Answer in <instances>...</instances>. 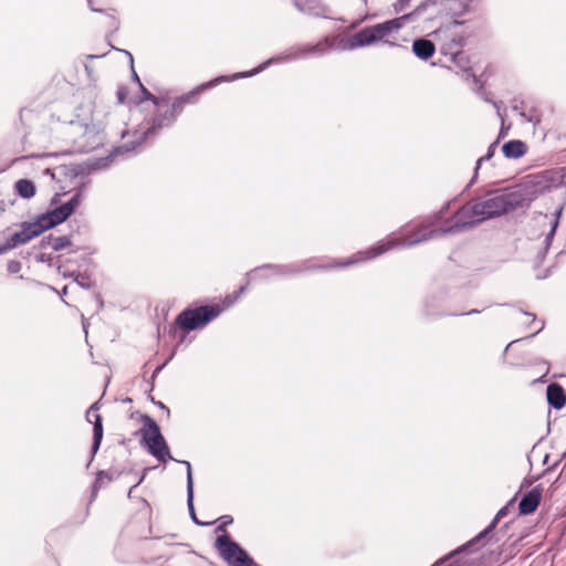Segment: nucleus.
I'll return each mask as SVG.
<instances>
[{
	"instance_id": "f257e3e1",
	"label": "nucleus",
	"mask_w": 566,
	"mask_h": 566,
	"mask_svg": "<svg viewBox=\"0 0 566 566\" xmlns=\"http://www.w3.org/2000/svg\"><path fill=\"white\" fill-rule=\"evenodd\" d=\"M546 182L543 177H528L525 182L515 187L485 191L458 209L461 221L452 229L467 231L483 221L502 217L518 208H530L541 190L547 188Z\"/></svg>"
},
{
	"instance_id": "864d4df0",
	"label": "nucleus",
	"mask_w": 566,
	"mask_h": 566,
	"mask_svg": "<svg viewBox=\"0 0 566 566\" xmlns=\"http://www.w3.org/2000/svg\"><path fill=\"white\" fill-rule=\"evenodd\" d=\"M499 146V138H496L493 143L488 147L486 154L484 155V159L491 160L495 154V150Z\"/></svg>"
},
{
	"instance_id": "f3484780",
	"label": "nucleus",
	"mask_w": 566,
	"mask_h": 566,
	"mask_svg": "<svg viewBox=\"0 0 566 566\" xmlns=\"http://www.w3.org/2000/svg\"><path fill=\"white\" fill-rule=\"evenodd\" d=\"M410 19H412V13H406L400 17L370 25L373 36L375 38V43L382 41L394 31H399Z\"/></svg>"
},
{
	"instance_id": "774afa93",
	"label": "nucleus",
	"mask_w": 566,
	"mask_h": 566,
	"mask_svg": "<svg viewBox=\"0 0 566 566\" xmlns=\"http://www.w3.org/2000/svg\"><path fill=\"white\" fill-rule=\"evenodd\" d=\"M410 0H398L397 3L394 4L395 10L398 12L402 10V8L409 2Z\"/></svg>"
},
{
	"instance_id": "ddd939ff",
	"label": "nucleus",
	"mask_w": 566,
	"mask_h": 566,
	"mask_svg": "<svg viewBox=\"0 0 566 566\" xmlns=\"http://www.w3.org/2000/svg\"><path fill=\"white\" fill-rule=\"evenodd\" d=\"M501 539L497 537V533H493L491 527H485L479 532L475 536L469 539L467 543L460 545L444 557L437 562V566L444 563L447 559L452 558L461 553H473L483 547L486 543H499Z\"/></svg>"
},
{
	"instance_id": "3c124183",
	"label": "nucleus",
	"mask_w": 566,
	"mask_h": 566,
	"mask_svg": "<svg viewBox=\"0 0 566 566\" xmlns=\"http://www.w3.org/2000/svg\"><path fill=\"white\" fill-rule=\"evenodd\" d=\"M128 88L127 86L125 85H120L118 88H117V92H116V97H117V102L118 104H124L128 97Z\"/></svg>"
},
{
	"instance_id": "4c0bfd02",
	"label": "nucleus",
	"mask_w": 566,
	"mask_h": 566,
	"mask_svg": "<svg viewBox=\"0 0 566 566\" xmlns=\"http://www.w3.org/2000/svg\"><path fill=\"white\" fill-rule=\"evenodd\" d=\"M220 523L216 527L217 533H222L221 536L230 535L226 528L227 526L231 525L233 523V517L231 515H222L219 517Z\"/></svg>"
},
{
	"instance_id": "2eb2a0df",
	"label": "nucleus",
	"mask_w": 566,
	"mask_h": 566,
	"mask_svg": "<svg viewBox=\"0 0 566 566\" xmlns=\"http://www.w3.org/2000/svg\"><path fill=\"white\" fill-rule=\"evenodd\" d=\"M295 9L312 18H322L326 20H336L329 13L332 9L323 0H293ZM338 21H345L343 18H337Z\"/></svg>"
},
{
	"instance_id": "39448f33",
	"label": "nucleus",
	"mask_w": 566,
	"mask_h": 566,
	"mask_svg": "<svg viewBox=\"0 0 566 566\" xmlns=\"http://www.w3.org/2000/svg\"><path fill=\"white\" fill-rule=\"evenodd\" d=\"M139 419L143 427L139 429L140 446L153 455L158 462L167 463L168 461H176L181 463L187 469L186 489L189 484V479L193 481L191 463L187 460L179 461L171 455L169 446L161 433L160 427L157 421L147 413H140Z\"/></svg>"
},
{
	"instance_id": "a211bd4d",
	"label": "nucleus",
	"mask_w": 566,
	"mask_h": 566,
	"mask_svg": "<svg viewBox=\"0 0 566 566\" xmlns=\"http://www.w3.org/2000/svg\"><path fill=\"white\" fill-rule=\"evenodd\" d=\"M63 222V219L61 218L55 208L39 213L33 220L30 221L33 229L38 233V237H40L45 231L62 224Z\"/></svg>"
},
{
	"instance_id": "cd10ccee",
	"label": "nucleus",
	"mask_w": 566,
	"mask_h": 566,
	"mask_svg": "<svg viewBox=\"0 0 566 566\" xmlns=\"http://www.w3.org/2000/svg\"><path fill=\"white\" fill-rule=\"evenodd\" d=\"M14 192L20 198L29 200L36 195V186L33 180L22 178L14 182Z\"/></svg>"
},
{
	"instance_id": "de8ad7c7",
	"label": "nucleus",
	"mask_w": 566,
	"mask_h": 566,
	"mask_svg": "<svg viewBox=\"0 0 566 566\" xmlns=\"http://www.w3.org/2000/svg\"><path fill=\"white\" fill-rule=\"evenodd\" d=\"M565 457L566 451L560 455L558 460H556L553 464L548 465L541 475L533 476L532 481H537L542 475L555 471Z\"/></svg>"
},
{
	"instance_id": "423d86ee",
	"label": "nucleus",
	"mask_w": 566,
	"mask_h": 566,
	"mask_svg": "<svg viewBox=\"0 0 566 566\" xmlns=\"http://www.w3.org/2000/svg\"><path fill=\"white\" fill-rule=\"evenodd\" d=\"M388 251L389 244L378 241L375 244L368 247L366 250L358 251L346 259L319 262L317 258H308L298 262H294V265L296 266V270H298L297 275L307 272L331 271L335 269L349 268L366 261L374 260Z\"/></svg>"
},
{
	"instance_id": "6e6552de",
	"label": "nucleus",
	"mask_w": 566,
	"mask_h": 566,
	"mask_svg": "<svg viewBox=\"0 0 566 566\" xmlns=\"http://www.w3.org/2000/svg\"><path fill=\"white\" fill-rule=\"evenodd\" d=\"M221 313L222 308L219 304L189 305L176 316L177 327H182L186 331H200L219 317Z\"/></svg>"
},
{
	"instance_id": "ea45409f",
	"label": "nucleus",
	"mask_w": 566,
	"mask_h": 566,
	"mask_svg": "<svg viewBox=\"0 0 566 566\" xmlns=\"http://www.w3.org/2000/svg\"><path fill=\"white\" fill-rule=\"evenodd\" d=\"M438 0H424L419 6L416 7V9L411 12L412 18L420 15L422 12H424L429 7L437 6Z\"/></svg>"
},
{
	"instance_id": "58836bf2",
	"label": "nucleus",
	"mask_w": 566,
	"mask_h": 566,
	"mask_svg": "<svg viewBox=\"0 0 566 566\" xmlns=\"http://www.w3.org/2000/svg\"><path fill=\"white\" fill-rule=\"evenodd\" d=\"M469 1L470 0H460V1H458L455 3L458 8L457 9L450 8L449 9V13L452 17H460V15L467 13L469 11Z\"/></svg>"
},
{
	"instance_id": "680f3d73",
	"label": "nucleus",
	"mask_w": 566,
	"mask_h": 566,
	"mask_svg": "<svg viewBox=\"0 0 566 566\" xmlns=\"http://www.w3.org/2000/svg\"><path fill=\"white\" fill-rule=\"evenodd\" d=\"M563 210H564L563 206L558 207L555 210V212H554L553 219L551 220V222H556L557 227L559 226V221H560V217H562Z\"/></svg>"
},
{
	"instance_id": "e2e57ef3",
	"label": "nucleus",
	"mask_w": 566,
	"mask_h": 566,
	"mask_svg": "<svg viewBox=\"0 0 566 566\" xmlns=\"http://www.w3.org/2000/svg\"><path fill=\"white\" fill-rule=\"evenodd\" d=\"M149 470H150V468L143 469L140 475H138L137 482L135 484H133V488H137L139 484H142L144 482Z\"/></svg>"
},
{
	"instance_id": "e433bc0d",
	"label": "nucleus",
	"mask_w": 566,
	"mask_h": 566,
	"mask_svg": "<svg viewBox=\"0 0 566 566\" xmlns=\"http://www.w3.org/2000/svg\"><path fill=\"white\" fill-rule=\"evenodd\" d=\"M185 106L186 105L179 99V97L176 96L171 102L170 108H168L167 111L170 113L172 118L177 122L178 117L184 112Z\"/></svg>"
},
{
	"instance_id": "5701e85b",
	"label": "nucleus",
	"mask_w": 566,
	"mask_h": 566,
	"mask_svg": "<svg viewBox=\"0 0 566 566\" xmlns=\"http://www.w3.org/2000/svg\"><path fill=\"white\" fill-rule=\"evenodd\" d=\"M93 424V437H92V444H91V458L87 463V467L92 463L94 460L96 453L98 452L103 437H104V426H103V417L99 413H94V419L92 421Z\"/></svg>"
},
{
	"instance_id": "79ce46f5",
	"label": "nucleus",
	"mask_w": 566,
	"mask_h": 566,
	"mask_svg": "<svg viewBox=\"0 0 566 566\" xmlns=\"http://www.w3.org/2000/svg\"><path fill=\"white\" fill-rule=\"evenodd\" d=\"M101 400H102V398H99L98 400L93 402L90 406V408L87 409L86 415H85L87 422L92 423V421L94 419V413H98V410L101 409V406H102Z\"/></svg>"
},
{
	"instance_id": "6ab92c4d",
	"label": "nucleus",
	"mask_w": 566,
	"mask_h": 566,
	"mask_svg": "<svg viewBox=\"0 0 566 566\" xmlns=\"http://www.w3.org/2000/svg\"><path fill=\"white\" fill-rule=\"evenodd\" d=\"M543 486L541 484L525 492L518 502V515L527 516L533 514L541 504Z\"/></svg>"
},
{
	"instance_id": "c756f323",
	"label": "nucleus",
	"mask_w": 566,
	"mask_h": 566,
	"mask_svg": "<svg viewBox=\"0 0 566 566\" xmlns=\"http://www.w3.org/2000/svg\"><path fill=\"white\" fill-rule=\"evenodd\" d=\"M191 331H186L182 327H177V319L175 318L174 323L168 328V334L170 337L177 339V344L172 350L177 352V348L186 343L187 336Z\"/></svg>"
},
{
	"instance_id": "7ed1b4c3",
	"label": "nucleus",
	"mask_w": 566,
	"mask_h": 566,
	"mask_svg": "<svg viewBox=\"0 0 566 566\" xmlns=\"http://www.w3.org/2000/svg\"><path fill=\"white\" fill-rule=\"evenodd\" d=\"M450 207L451 201L444 202L438 211L426 217L405 237L388 238L380 240V242L389 244V250H391L394 248H410L438 237L461 233L462 231L452 229L458 221H461L458 217V210L451 217H447Z\"/></svg>"
},
{
	"instance_id": "37998d69",
	"label": "nucleus",
	"mask_w": 566,
	"mask_h": 566,
	"mask_svg": "<svg viewBox=\"0 0 566 566\" xmlns=\"http://www.w3.org/2000/svg\"><path fill=\"white\" fill-rule=\"evenodd\" d=\"M549 226H551L549 231L545 235V239H544V248H547V249L551 248L553 240L555 238L556 231L558 229L556 222H551Z\"/></svg>"
},
{
	"instance_id": "9b49d317",
	"label": "nucleus",
	"mask_w": 566,
	"mask_h": 566,
	"mask_svg": "<svg viewBox=\"0 0 566 566\" xmlns=\"http://www.w3.org/2000/svg\"><path fill=\"white\" fill-rule=\"evenodd\" d=\"M175 123L176 120L167 109L165 112L157 111L147 120V128L142 132L136 130L130 142L134 144L135 148L138 149L145 142L158 136L161 129L170 128Z\"/></svg>"
},
{
	"instance_id": "473e14b6",
	"label": "nucleus",
	"mask_w": 566,
	"mask_h": 566,
	"mask_svg": "<svg viewBox=\"0 0 566 566\" xmlns=\"http://www.w3.org/2000/svg\"><path fill=\"white\" fill-rule=\"evenodd\" d=\"M75 276V283L82 289L92 290L95 286V283L92 281L86 270L83 272L80 271Z\"/></svg>"
},
{
	"instance_id": "09e8293b",
	"label": "nucleus",
	"mask_w": 566,
	"mask_h": 566,
	"mask_svg": "<svg viewBox=\"0 0 566 566\" xmlns=\"http://www.w3.org/2000/svg\"><path fill=\"white\" fill-rule=\"evenodd\" d=\"M53 235H54L53 233L43 235L35 248H39L41 250L52 248Z\"/></svg>"
},
{
	"instance_id": "aec40b11",
	"label": "nucleus",
	"mask_w": 566,
	"mask_h": 566,
	"mask_svg": "<svg viewBox=\"0 0 566 566\" xmlns=\"http://www.w3.org/2000/svg\"><path fill=\"white\" fill-rule=\"evenodd\" d=\"M38 238V233L33 229L30 221H23L20 223V230L11 234L7 240L6 244L9 250H12L21 244H25L32 239Z\"/></svg>"
},
{
	"instance_id": "4d7b16f0",
	"label": "nucleus",
	"mask_w": 566,
	"mask_h": 566,
	"mask_svg": "<svg viewBox=\"0 0 566 566\" xmlns=\"http://www.w3.org/2000/svg\"><path fill=\"white\" fill-rule=\"evenodd\" d=\"M106 15H107V20H108V27L111 29H113V31H117L119 28L118 19L114 14H111V13H107Z\"/></svg>"
},
{
	"instance_id": "4468645a",
	"label": "nucleus",
	"mask_w": 566,
	"mask_h": 566,
	"mask_svg": "<svg viewBox=\"0 0 566 566\" xmlns=\"http://www.w3.org/2000/svg\"><path fill=\"white\" fill-rule=\"evenodd\" d=\"M43 174L61 186L67 181H75L77 177L88 175V169L83 166L82 163H70L61 164L53 168H46Z\"/></svg>"
},
{
	"instance_id": "8fccbe9b",
	"label": "nucleus",
	"mask_w": 566,
	"mask_h": 566,
	"mask_svg": "<svg viewBox=\"0 0 566 566\" xmlns=\"http://www.w3.org/2000/svg\"><path fill=\"white\" fill-rule=\"evenodd\" d=\"M22 263L18 260H10L7 264V271L9 274H17L21 271Z\"/></svg>"
},
{
	"instance_id": "13d9d810",
	"label": "nucleus",
	"mask_w": 566,
	"mask_h": 566,
	"mask_svg": "<svg viewBox=\"0 0 566 566\" xmlns=\"http://www.w3.org/2000/svg\"><path fill=\"white\" fill-rule=\"evenodd\" d=\"M433 566H437V563ZM438 566H464V564L460 559H453L452 557Z\"/></svg>"
},
{
	"instance_id": "393cba45",
	"label": "nucleus",
	"mask_w": 566,
	"mask_h": 566,
	"mask_svg": "<svg viewBox=\"0 0 566 566\" xmlns=\"http://www.w3.org/2000/svg\"><path fill=\"white\" fill-rule=\"evenodd\" d=\"M451 60L452 62L459 67L461 69L462 71H464L465 73L470 74L473 78V83L475 86L479 87V90H483V84L480 82V80L478 78V76L475 74L472 73V70L470 67V60H469V56L465 54L464 51L462 50H459L457 52H453L451 54Z\"/></svg>"
},
{
	"instance_id": "49530a36",
	"label": "nucleus",
	"mask_w": 566,
	"mask_h": 566,
	"mask_svg": "<svg viewBox=\"0 0 566 566\" xmlns=\"http://www.w3.org/2000/svg\"><path fill=\"white\" fill-rule=\"evenodd\" d=\"M69 193V190L66 189V186L65 185H61L60 186V191L55 192L53 195V197L51 198L50 200V205L54 207L59 206L60 203V200H61V197L65 196Z\"/></svg>"
},
{
	"instance_id": "c9c22d12",
	"label": "nucleus",
	"mask_w": 566,
	"mask_h": 566,
	"mask_svg": "<svg viewBox=\"0 0 566 566\" xmlns=\"http://www.w3.org/2000/svg\"><path fill=\"white\" fill-rule=\"evenodd\" d=\"M176 350H172L169 355V357L160 365L156 366V368L153 370L149 384H150V391L155 388V379L158 377V375L161 373V370L167 366V364L175 357Z\"/></svg>"
},
{
	"instance_id": "603ef678",
	"label": "nucleus",
	"mask_w": 566,
	"mask_h": 566,
	"mask_svg": "<svg viewBox=\"0 0 566 566\" xmlns=\"http://www.w3.org/2000/svg\"><path fill=\"white\" fill-rule=\"evenodd\" d=\"M548 250H549V249H547V248H544V247H543V248L538 251V253H537V255H536V258H535V261H534V269H535V270H537V269L542 265V263H543V262H544V260L546 259V255H547Z\"/></svg>"
},
{
	"instance_id": "f8f14e48",
	"label": "nucleus",
	"mask_w": 566,
	"mask_h": 566,
	"mask_svg": "<svg viewBox=\"0 0 566 566\" xmlns=\"http://www.w3.org/2000/svg\"><path fill=\"white\" fill-rule=\"evenodd\" d=\"M298 270L292 263H264L247 272L249 280L269 281L272 276L292 277L297 276Z\"/></svg>"
},
{
	"instance_id": "a878e982",
	"label": "nucleus",
	"mask_w": 566,
	"mask_h": 566,
	"mask_svg": "<svg viewBox=\"0 0 566 566\" xmlns=\"http://www.w3.org/2000/svg\"><path fill=\"white\" fill-rule=\"evenodd\" d=\"M82 200L78 193H73L72 197L59 206L54 207L63 221L65 222L69 218H71L77 208L81 206Z\"/></svg>"
},
{
	"instance_id": "dca6fc26",
	"label": "nucleus",
	"mask_w": 566,
	"mask_h": 566,
	"mask_svg": "<svg viewBox=\"0 0 566 566\" xmlns=\"http://www.w3.org/2000/svg\"><path fill=\"white\" fill-rule=\"evenodd\" d=\"M136 150L137 149L135 148L134 144L129 140L117 147H114V149L107 156L88 159L87 161H83L82 165L87 167L88 175H91L93 171L107 168L113 163L115 157L128 153H134Z\"/></svg>"
},
{
	"instance_id": "a18cd8bd",
	"label": "nucleus",
	"mask_w": 566,
	"mask_h": 566,
	"mask_svg": "<svg viewBox=\"0 0 566 566\" xmlns=\"http://www.w3.org/2000/svg\"><path fill=\"white\" fill-rule=\"evenodd\" d=\"M485 161H489L488 159H484V156L480 157L476 163H475V167H474V170H473V176L472 178L470 179L469 184L467 185V188H470L471 186H473L475 182H476V179H478V176H479V170L481 168V166L485 163Z\"/></svg>"
},
{
	"instance_id": "4be33fe9",
	"label": "nucleus",
	"mask_w": 566,
	"mask_h": 566,
	"mask_svg": "<svg viewBox=\"0 0 566 566\" xmlns=\"http://www.w3.org/2000/svg\"><path fill=\"white\" fill-rule=\"evenodd\" d=\"M411 51L417 59L428 61L436 53V44L424 36H419L412 41Z\"/></svg>"
},
{
	"instance_id": "c03bdc74",
	"label": "nucleus",
	"mask_w": 566,
	"mask_h": 566,
	"mask_svg": "<svg viewBox=\"0 0 566 566\" xmlns=\"http://www.w3.org/2000/svg\"><path fill=\"white\" fill-rule=\"evenodd\" d=\"M485 161H489L488 159H484V156L480 157L476 163H475V167H474V170H473V176L472 178L470 179L469 184L467 185V188H470L471 186H473L475 182H476V179H478V176H479V170L481 168V166L485 163Z\"/></svg>"
},
{
	"instance_id": "6e6d98bb",
	"label": "nucleus",
	"mask_w": 566,
	"mask_h": 566,
	"mask_svg": "<svg viewBox=\"0 0 566 566\" xmlns=\"http://www.w3.org/2000/svg\"><path fill=\"white\" fill-rule=\"evenodd\" d=\"M52 260H53V256L51 254L39 253L35 255V261L38 263H48L49 265H51Z\"/></svg>"
},
{
	"instance_id": "338daca9",
	"label": "nucleus",
	"mask_w": 566,
	"mask_h": 566,
	"mask_svg": "<svg viewBox=\"0 0 566 566\" xmlns=\"http://www.w3.org/2000/svg\"><path fill=\"white\" fill-rule=\"evenodd\" d=\"M130 71H132V75H130L132 81H133L134 83H136L137 85L142 84L140 77H139V75L137 74V72L135 71V67H134V66H133V69H130Z\"/></svg>"
},
{
	"instance_id": "0eeeda50",
	"label": "nucleus",
	"mask_w": 566,
	"mask_h": 566,
	"mask_svg": "<svg viewBox=\"0 0 566 566\" xmlns=\"http://www.w3.org/2000/svg\"><path fill=\"white\" fill-rule=\"evenodd\" d=\"M66 123L74 130V135L85 139V142L78 146L81 150L91 151L103 144L102 132L99 126L93 123L92 106L90 104L78 105L74 118Z\"/></svg>"
},
{
	"instance_id": "412c9836",
	"label": "nucleus",
	"mask_w": 566,
	"mask_h": 566,
	"mask_svg": "<svg viewBox=\"0 0 566 566\" xmlns=\"http://www.w3.org/2000/svg\"><path fill=\"white\" fill-rule=\"evenodd\" d=\"M546 400L549 408L560 410L566 405V390L558 382H551L546 387Z\"/></svg>"
},
{
	"instance_id": "2f4dec72",
	"label": "nucleus",
	"mask_w": 566,
	"mask_h": 566,
	"mask_svg": "<svg viewBox=\"0 0 566 566\" xmlns=\"http://www.w3.org/2000/svg\"><path fill=\"white\" fill-rule=\"evenodd\" d=\"M88 176L90 175H85L83 177H77L76 180H75L76 184L72 188L73 193H78L82 201L84 199V193H85V191L87 190V188H88V186L91 184V180H90Z\"/></svg>"
},
{
	"instance_id": "052dcab7",
	"label": "nucleus",
	"mask_w": 566,
	"mask_h": 566,
	"mask_svg": "<svg viewBox=\"0 0 566 566\" xmlns=\"http://www.w3.org/2000/svg\"><path fill=\"white\" fill-rule=\"evenodd\" d=\"M111 48L113 50H115V51L124 53L126 55V57L128 59V61H129L130 69H133V66H134V56H133V54L129 51L124 50V49H117L114 45H111Z\"/></svg>"
},
{
	"instance_id": "7c9ffc66",
	"label": "nucleus",
	"mask_w": 566,
	"mask_h": 566,
	"mask_svg": "<svg viewBox=\"0 0 566 566\" xmlns=\"http://www.w3.org/2000/svg\"><path fill=\"white\" fill-rule=\"evenodd\" d=\"M515 497L514 496L513 499H511L504 506H502L497 512L496 514L494 515V517L492 518V521L490 522V524L488 525V527H491V531L493 533H496V527L500 523L501 520H503L504 517H506L511 511V509L513 507L514 503H515Z\"/></svg>"
},
{
	"instance_id": "a19ab883",
	"label": "nucleus",
	"mask_w": 566,
	"mask_h": 566,
	"mask_svg": "<svg viewBox=\"0 0 566 566\" xmlns=\"http://www.w3.org/2000/svg\"><path fill=\"white\" fill-rule=\"evenodd\" d=\"M240 297L238 296V294H235L234 292L233 293H230V294H227L223 298H222V303L219 304L220 307L222 308V312L226 311L227 308H229L230 306L234 305L237 303V301L239 300Z\"/></svg>"
},
{
	"instance_id": "bf43d9fd",
	"label": "nucleus",
	"mask_w": 566,
	"mask_h": 566,
	"mask_svg": "<svg viewBox=\"0 0 566 566\" xmlns=\"http://www.w3.org/2000/svg\"><path fill=\"white\" fill-rule=\"evenodd\" d=\"M111 48L113 50H115V51L124 53L126 55V57L128 59V61H129L130 69H133V66H134V56H133V54L129 51L124 50V49H117L114 45H111Z\"/></svg>"
},
{
	"instance_id": "0e129e2a",
	"label": "nucleus",
	"mask_w": 566,
	"mask_h": 566,
	"mask_svg": "<svg viewBox=\"0 0 566 566\" xmlns=\"http://www.w3.org/2000/svg\"><path fill=\"white\" fill-rule=\"evenodd\" d=\"M483 310H479V308H472L470 311H467V312H459L458 311V314L455 316H470V315H476V314H480L482 313Z\"/></svg>"
},
{
	"instance_id": "f704fd0d",
	"label": "nucleus",
	"mask_w": 566,
	"mask_h": 566,
	"mask_svg": "<svg viewBox=\"0 0 566 566\" xmlns=\"http://www.w3.org/2000/svg\"><path fill=\"white\" fill-rule=\"evenodd\" d=\"M139 95L136 96L133 101L135 105H140L144 102H151L155 98V95L142 83L138 85Z\"/></svg>"
},
{
	"instance_id": "69168bd1",
	"label": "nucleus",
	"mask_w": 566,
	"mask_h": 566,
	"mask_svg": "<svg viewBox=\"0 0 566 566\" xmlns=\"http://www.w3.org/2000/svg\"><path fill=\"white\" fill-rule=\"evenodd\" d=\"M107 471L109 472V474L113 475L114 480H117L122 474L125 473V470H118V469H114V468H112Z\"/></svg>"
},
{
	"instance_id": "5fc2aeb1",
	"label": "nucleus",
	"mask_w": 566,
	"mask_h": 566,
	"mask_svg": "<svg viewBox=\"0 0 566 566\" xmlns=\"http://www.w3.org/2000/svg\"><path fill=\"white\" fill-rule=\"evenodd\" d=\"M168 97H165V96H155V98H153L151 103L153 105L156 107V108H160L163 106H167L168 105Z\"/></svg>"
},
{
	"instance_id": "b1692460",
	"label": "nucleus",
	"mask_w": 566,
	"mask_h": 566,
	"mask_svg": "<svg viewBox=\"0 0 566 566\" xmlns=\"http://www.w3.org/2000/svg\"><path fill=\"white\" fill-rule=\"evenodd\" d=\"M502 153L507 159H520L527 153V145L521 139H510L502 145Z\"/></svg>"
},
{
	"instance_id": "9d476101",
	"label": "nucleus",
	"mask_w": 566,
	"mask_h": 566,
	"mask_svg": "<svg viewBox=\"0 0 566 566\" xmlns=\"http://www.w3.org/2000/svg\"><path fill=\"white\" fill-rule=\"evenodd\" d=\"M214 548L229 566H261L230 535L218 536Z\"/></svg>"
},
{
	"instance_id": "20e7f679",
	"label": "nucleus",
	"mask_w": 566,
	"mask_h": 566,
	"mask_svg": "<svg viewBox=\"0 0 566 566\" xmlns=\"http://www.w3.org/2000/svg\"><path fill=\"white\" fill-rule=\"evenodd\" d=\"M460 295L461 289L455 284L446 282L432 285L422 297L420 316L427 322L455 316L458 311L454 305Z\"/></svg>"
},
{
	"instance_id": "f03ea898",
	"label": "nucleus",
	"mask_w": 566,
	"mask_h": 566,
	"mask_svg": "<svg viewBox=\"0 0 566 566\" xmlns=\"http://www.w3.org/2000/svg\"><path fill=\"white\" fill-rule=\"evenodd\" d=\"M374 44L376 43L370 25H366L360 31L353 34H327L322 36L316 43L293 45L280 54L271 56V60H273V65L290 63L310 56H322L331 51L347 52Z\"/></svg>"
},
{
	"instance_id": "c85d7f7f",
	"label": "nucleus",
	"mask_w": 566,
	"mask_h": 566,
	"mask_svg": "<svg viewBox=\"0 0 566 566\" xmlns=\"http://www.w3.org/2000/svg\"><path fill=\"white\" fill-rule=\"evenodd\" d=\"M112 481H114V478L112 474H109L108 471H106V470L97 471L95 481L92 485L91 502H93L96 499L97 493H98L99 489L104 485V483L112 482Z\"/></svg>"
},
{
	"instance_id": "72a5a7b5",
	"label": "nucleus",
	"mask_w": 566,
	"mask_h": 566,
	"mask_svg": "<svg viewBox=\"0 0 566 566\" xmlns=\"http://www.w3.org/2000/svg\"><path fill=\"white\" fill-rule=\"evenodd\" d=\"M72 245L70 235H53L52 249L53 251H62Z\"/></svg>"
},
{
	"instance_id": "1a4fd4ad",
	"label": "nucleus",
	"mask_w": 566,
	"mask_h": 566,
	"mask_svg": "<svg viewBox=\"0 0 566 566\" xmlns=\"http://www.w3.org/2000/svg\"><path fill=\"white\" fill-rule=\"evenodd\" d=\"M271 65H273V60H271V57H269L268 60L263 61L262 63H260L258 66H255L254 69H252L250 71L235 72L230 75H218L207 82H203V83L195 86L189 92L178 95V97L185 105L196 104L199 95L201 93H203L205 91L213 88L221 83H228V82H233L237 80L249 78V77L255 76L259 73L263 72L264 70H266L268 67H270Z\"/></svg>"
},
{
	"instance_id": "bb28decb",
	"label": "nucleus",
	"mask_w": 566,
	"mask_h": 566,
	"mask_svg": "<svg viewBox=\"0 0 566 566\" xmlns=\"http://www.w3.org/2000/svg\"><path fill=\"white\" fill-rule=\"evenodd\" d=\"M186 491H187V509H188L189 516H190L192 523L196 524L197 526H202V527L212 525L214 523V521L203 522V521L199 520L196 514L195 503H193L195 490H193V481L191 480V478L189 479V484H188V488Z\"/></svg>"
}]
</instances>
